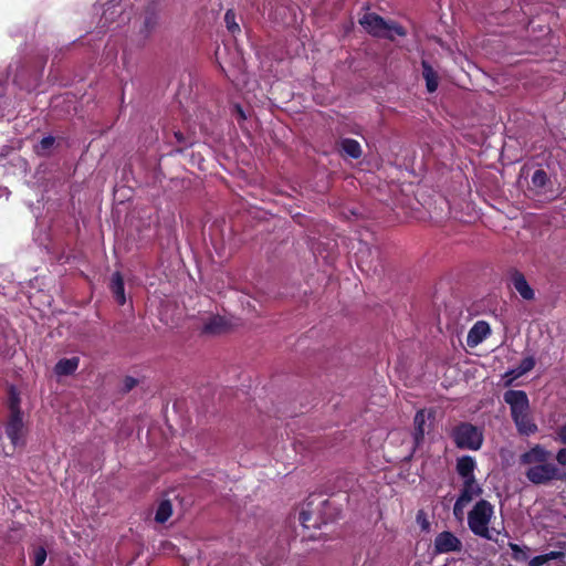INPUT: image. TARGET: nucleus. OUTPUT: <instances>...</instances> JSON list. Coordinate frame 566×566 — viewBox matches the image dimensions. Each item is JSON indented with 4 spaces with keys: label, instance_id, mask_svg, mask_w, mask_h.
Returning <instances> with one entry per match:
<instances>
[{
    "label": "nucleus",
    "instance_id": "423d86ee",
    "mask_svg": "<svg viewBox=\"0 0 566 566\" xmlns=\"http://www.w3.org/2000/svg\"><path fill=\"white\" fill-rule=\"evenodd\" d=\"M23 427L21 410L12 403L10 419L6 426V433L14 447L22 446L24 442Z\"/></svg>",
    "mask_w": 566,
    "mask_h": 566
},
{
    "label": "nucleus",
    "instance_id": "f03ea898",
    "mask_svg": "<svg viewBox=\"0 0 566 566\" xmlns=\"http://www.w3.org/2000/svg\"><path fill=\"white\" fill-rule=\"evenodd\" d=\"M504 401L510 406L511 417L520 434L532 436L538 428L531 417L530 400L523 390L505 391Z\"/></svg>",
    "mask_w": 566,
    "mask_h": 566
},
{
    "label": "nucleus",
    "instance_id": "2f4dec72",
    "mask_svg": "<svg viewBox=\"0 0 566 566\" xmlns=\"http://www.w3.org/2000/svg\"><path fill=\"white\" fill-rule=\"evenodd\" d=\"M12 403L19 408V398L14 394L11 396L10 408L12 407Z\"/></svg>",
    "mask_w": 566,
    "mask_h": 566
},
{
    "label": "nucleus",
    "instance_id": "1a4fd4ad",
    "mask_svg": "<svg viewBox=\"0 0 566 566\" xmlns=\"http://www.w3.org/2000/svg\"><path fill=\"white\" fill-rule=\"evenodd\" d=\"M491 334V328L488 322L478 321L470 328L467 336V344L470 347H475L481 344Z\"/></svg>",
    "mask_w": 566,
    "mask_h": 566
},
{
    "label": "nucleus",
    "instance_id": "f8f14e48",
    "mask_svg": "<svg viewBox=\"0 0 566 566\" xmlns=\"http://www.w3.org/2000/svg\"><path fill=\"white\" fill-rule=\"evenodd\" d=\"M476 462L471 455H463L457 460V472L463 480L475 479Z\"/></svg>",
    "mask_w": 566,
    "mask_h": 566
},
{
    "label": "nucleus",
    "instance_id": "7ed1b4c3",
    "mask_svg": "<svg viewBox=\"0 0 566 566\" xmlns=\"http://www.w3.org/2000/svg\"><path fill=\"white\" fill-rule=\"evenodd\" d=\"M494 517V506L486 500H479L468 513V527L475 535L484 539H494V530L490 524Z\"/></svg>",
    "mask_w": 566,
    "mask_h": 566
},
{
    "label": "nucleus",
    "instance_id": "473e14b6",
    "mask_svg": "<svg viewBox=\"0 0 566 566\" xmlns=\"http://www.w3.org/2000/svg\"><path fill=\"white\" fill-rule=\"evenodd\" d=\"M175 137H176V139L178 140V143H180V144H185V145H186L185 139H184V136H182V134H181V133H179V132L175 133Z\"/></svg>",
    "mask_w": 566,
    "mask_h": 566
},
{
    "label": "nucleus",
    "instance_id": "20e7f679",
    "mask_svg": "<svg viewBox=\"0 0 566 566\" xmlns=\"http://www.w3.org/2000/svg\"><path fill=\"white\" fill-rule=\"evenodd\" d=\"M359 23L364 29L373 36L386 38L394 40L395 35L405 36L406 30L395 21H386L378 14L367 13L360 20Z\"/></svg>",
    "mask_w": 566,
    "mask_h": 566
},
{
    "label": "nucleus",
    "instance_id": "2eb2a0df",
    "mask_svg": "<svg viewBox=\"0 0 566 566\" xmlns=\"http://www.w3.org/2000/svg\"><path fill=\"white\" fill-rule=\"evenodd\" d=\"M112 293L119 305H124L126 302L124 281L119 272H115L112 275L111 281Z\"/></svg>",
    "mask_w": 566,
    "mask_h": 566
},
{
    "label": "nucleus",
    "instance_id": "412c9836",
    "mask_svg": "<svg viewBox=\"0 0 566 566\" xmlns=\"http://www.w3.org/2000/svg\"><path fill=\"white\" fill-rule=\"evenodd\" d=\"M509 547L512 551V558L516 562H526L528 559V547L520 546L515 543H509Z\"/></svg>",
    "mask_w": 566,
    "mask_h": 566
},
{
    "label": "nucleus",
    "instance_id": "0eeeda50",
    "mask_svg": "<svg viewBox=\"0 0 566 566\" xmlns=\"http://www.w3.org/2000/svg\"><path fill=\"white\" fill-rule=\"evenodd\" d=\"M436 554L460 553L462 551V542L450 531L439 533L433 542Z\"/></svg>",
    "mask_w": 566,
    "mask_h": 566
},
{
    "label": "nucleus",
    "instance_id": "9b49d317",
    "mask_svg": "<svg viewBox=\"0 0 566 566\" xmlns=\"http://www.w3.org/2000/svg\"><path fill=\"white\" fill-rule=\"evenodd\" d=\"M229 329V323L219 315L210 316L202 326V332L209 335H219Z\"/></svg>",
    "mask_w": 566,
    "mask_h": 566
},
{
    "label": "nucleus",
    "instance_id": "cd10ccee",
    "mask_svg": "<svg viewBox=\"0 0 566 566\" xmlns=\"http://www.w3.org/2000/svg\"><path fill=\"white\" fill-rule=\"evenodd\" d=\"M555 460L557 461V465L566 467V448H562L557 451Z\"/></svg>",
    "mask_w": 566,
    "mask_h": 566
},
{
    "label": "nucleus",
    "instance_id": "4468645a",
    "mask_svg": "<svg viewBox=\"0 0 566 566\" xmlns=\"http://www.w3.org/2000/svg\"><path fill=\"white\" fill-rule=\"evenodd\" d=\"M422 66V76L426 81V87L428 92L433 93L437 91L439 81H438V74L433 70V67L430 65V63L426 60H422L421 62Z\"/></svg>",
    "mask_w": 566,
    "mask_h": 566
},
{
    "label": "nucleus",
    "instance_id": "dca6fc26",
    "mask_svg": "<svg viewBox=\"0 0 566 566\" xmlns=\"http://www.w3.org/2000/svg\"><path fill=\"white\" fill-rule=\"evenodd\" d=\"M535 366V359L533 356H527L523 358L520 365L507 371V376H512L513 379L518 378L528 371H531Z\"/></svg>",
    "mask_w": 566,
    "mask_h": 566
},
{
    "label": "nucleus",
    "instance_id": "a211bd4d",
    "mask_svg": "<svg viewBox=\"0 0 566 566\" xmlns=\"http://www.w3.org/2000/svg\"><path fill=\"white\" fill-rule=\"evenodd\" d=\"M343 151L350 158L357 159L361 156V147L359 143L352 138H344L340 142Z\"/></svg>",
    "mask_w": 566,
    "mask_h": 566
},
{
    "label": "nucleus",
    "instance_id": "a878e982",
    "mask_svg": "<svg viewBox=\"0 0 566 566\" xmlns=\"http://www.w3.org/2000/svg\"><path fill=\"white\" fill-rule=\"evenodd\" d=\"M469 503H465V502H461L460 500H455V503L453 505V515L454 517L458 520V521H462L463 517H464V507L468 505Z\"/></svg>",
    "mask_w": 566,
    "mask_h": 566
},
{
    "label": "nucleus",
    "instance_id": "6e6552de",
    "mask_svg": "<svg viewBox=\"0 0 566 566\" xmlns=\"http://www.w3.org/2000/svg\"><path fill=\"white\" fill-rule=\"evenodd\" d=\"M510 280L512 286L525 301H533L535 298V292L527 283L524 274L517 270H512L510 273Z\"/></svg>",
    "mask_w": 566,
    "mask_h": 566
},
{
    "label": "nucleus",
    "instance_id": "c85d7f7f",
    "mask_svg": "<svg viewBox=\"0 0 566 566\" xmlns=\"http://www.w3.org/2000/svg\"><path fill=\"white\" fill-rule=\"evenodd\" d=\"M312 515L310 512L307 511H302L300 513V516H298V520L301 522V524L305 527V528H310L311 526L308 525V522L311 520Z\"/></svg>",
    "mask_w": 566,
    "mask_h": 566
},
{
    "label": "nucleus",
    "instance_id": "f3484780",
    "mask_svg": "<svg viewBox=\"0 0 566 566\" xmlns=\"http://www.w3.org/2000/svg\"><path fill=\"white\" fill-rule=\"evenodd\" d=\"M413 422H415V433H413V437H415V441L417 444H419L423 437H424V432H426V429H424V426H426V413L423 410H419L417 411L416 416H415V419H413Z\"/></svg>",
    "mask_w": 566,
    "mask_h": 566
},
{
    "label": "nucleus",
    "instance_id": "7c9ffc66",
    "mask_svg": "<svg viewBox=\"0 0 566 566\" xmlns=\"http://www.w3.org/2000/svg\"><path fill=\"white\" fill-rule=\"evenodd\" d=\"M136 379H134L133 377H126V379L124 380V388L126 391H129L132 390L135 385H136Z\"/></svg>",
    "mask_w": 566,
    "mask_h": 566
},
{
    "label": "nucleus",
    "instance_id": "39448f33",
    "mask_svg": "<svg viewBox=\"0 0 566 566\" xmlns=\"http://www.w3.org/2000/svg\"><path fill=\"white\" fill-rule=\"evenodd\" d=\"M452 438L460 449L479 450L483 443V432L469 422H461L452 430Z\"/></svg>",
    "mask_w": 566,
    "mask_h": 566
},
{
    "label": "nucleus",
    "instance_id": "72a5a7b5",
    "mask_svg": "<svg viewBox=\"0 0 566 566\" xmlns=\"http://www.w3.org/2000/svg\"><path fill=\"white\" fill-rule=\"evenodd\" d=\"M237 108H238V113H239L240 117L245 118V115H244V112L242 111V108L240 106H238Z\"/></svg>",
    "mask_w": 566,
    "mask_h": 566
},
{
    "label": "nucleus",
    "instance_id": "bb28decb",
    "mask_svg": "<svg viewBox=\"0 0 566 566\" xmlns=\"http://www.w3.org/2000/svg\"><path fill=\"white\" fill-rule=\"evenodd\" d=\"M46 559V552L43 547H39L35 552H34V565L35 566H42L44 564Z\"/></svg>",
    "mask_w": 566,
    "mask_h": 566
},
{
    "label": "nucleus",
    "instance_id": "f257e3e1",
    "mask_svg": "<svg viewBox=\"0 0 566 566\" xmlns=\"http://www.w3.org/2000/svg\"><path fill=\"white\" fill-rule=\"evenodd\" d=\"M526 480L534 485H549L554 481H566V471L554 461L553 454L542 444H534L518 458Z\"/></svg>",
    "mask_w": 566,
    "mask_h": 566
},
{
    "label": "nucleus",
    "instance_id": "4be33fe9",
    "mask_svg": "<svg viewBox=\"0 0 566 566\" xmlns=\"http://www.w3.org/2000/svg\"><path fill=\"white\" fill-rule=\"evenodd\" d=\"M54 142V137L52 136L43 137L35 147L36 153L39 155H46L49 150L53 147Z\"/></svg>",
    "mask_w": 566,
    "mask_h": 566
},
{
    "label": "nucleus",
    "instance_id": "6ab92c4d",
    "mask_svg": "<svg viewBox=\"0 0 566 566\" xmlns=\"http://www.w3.org/2000/svg\"><path fill=\"white\" fill-rule=\"evenodd\" d=\"M565 556L564 552L553 551L543 555H538L530 559L528 566H543L553 559H563Z\"/></svg>",
    "mask_w": 566,
    "mask_h": 566
},
{
    "label": "nucleus",
    "instance_id": "aec40b11",
    "mask_svg": "<svg viewBox=\"0 0 566 566\" xmlns=\"http://www.w3.org/2000/svg\"><path fill=\"white\" fill-rule=\"evenodd\" d=\"M172 514V505L170 503L169 500H164L159 503L157 510H156V514H155V521L157 523H165L166 521H168V518L171 516Z\"/></svg>",
    "mask_w": 566,
    "mask_h": 566
},
{
    "label": "nucleus",
    "instance_id": "9d476101",
    "mask_svg": "<svg viewBox=\"0 0 566 566\" xmlns=\"http://www.w3.org/2000/svg\"><path fill=\"white\" fill-rule=\"evenodd\" d=\"M483 493L482 486L479 484L476 479L463 480L462 489L458 496V500L465 503H471L475 497H479Z\"/></svg>",
    "mask_w": 566,
    "mask_h": 566
},
{
    "label": "nucleus",
    "instance_id": "c756f323",
    "mask_svg": "<svg viewBox=\"0 0 566 566\" xmlns=\"http://www.w3.org/2000/svg\"><path fill=\"white\" fill-rule=\"evenodd\" d=\"M556 439L559 442L566 444V423L558 427V429L556 430Z\"/></svg>",
    "mask_w": 566,
    "mask_h": 566
},
{
    "label": "nucleus",
    "instance_id": "5701e85b",
    "mask_svg": "<svg viewBox=\"0 0 566 566\" xmlns=\"http://www.w3.org/2000/svg\"><path fill=\"white\" fill-rule=\"evenodd\" d=\"M548 180L547 174L543 169H537L532 176V185L535 188H543L546 186Z\"/></svg>",
    "mask_w": 566,
    "mask_h": 566
},
{
    "label": "nucleus",
    "instance_id": "b1692460",
    "mask_svg": "<svg viewBox=\"0 0 566 566\" xmlns=\"http://www.w3.org/2000/svg\"><path fill=\"white\" fill-rule=\"evenodd\" d=\"M224 22L230 32L235 33L240 31V27L235 22V13L232 10H227L224 14Z\"/></svg>",
    "mask_w": 566,
    "mask_h": 566
},
{
    "label": "nucleus",
    "instance_id": "393cba45",
    "mask_svg": "<svg viewBox=\"0 0 566 566\" xmlns=\"http://www.w3.org/2000/svg\"><path fill=\"white\" fill-rule=\"evenodd\" d=\"M416 521L422 531L428 532L430 530V522H429L427 514L423 510H419L417 512Z\"/></svg>",
    "mask_w": 566,
    "mask_h": 566
},
{
    "label": "nucleus",
    "instance_id": "ddd939ff",
    "mask_svg": "<svg viewBox=\"0 0 566 566\" xmlns=\"http://www.w3.org/2000/svg\"><path fill=\"white\" fill-rule=\"evenodd\" d=\"M80 365L78 357L62 358L54 366V373L57 376H69L76 371Z\"/></svg>",
    "mask_w": 566,
    "mask_h": 566
},
{
    "label": "nucleus",
    "instance_id": "f704fd0d",
    "mask_svg": "<svg viewBox=\"0 0 566 566\" xmlns=\"http://www.w3.org/2000/svg\"><path fill=\"white\" fill-rule=\"evenodd\" d=\"M4 94V85L0 83V96Z\"/></svg>",
    "mask_w": 566,
    "mask_h": 566
}]
</instances>
